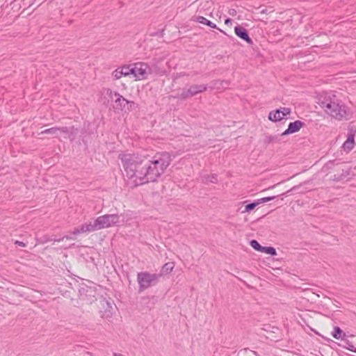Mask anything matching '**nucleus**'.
I'll list each match as a JSON object with an SVG mask.
<instances>
[{"mask_svg":"<svg viewBox=\"0 0 356 356\" xmlns=\"http://www.w3.org/2000/svg\"><path fill=\"white\" fill-rule=\"evenodd\" d=\"M126 177L133 186L156 181L166 170L172 159L167 152L153 156H141L132 154L119 155Z\"/></svg>","mask_w":356,"mask_h":356,"instance_id":"nucleus-1","label":"nucleus"},{"mask_svg":"<svg viewBox=\"0 0 356 356\" xmlns=\"http://www.w3.org/2000/svg\"><path fill=\"white\" fill-rule=\"evenodd\" d=\"M319 106L330 116L338 120H348L350 111L346 104L332 92L321 94L318 97Z\"/></svg>","mask_w":356,"mask_h":356,"instance_id":"nucleus-2","label":"nucleus"},{"mask_svg":"<svg viewBox=\"0 0 356 356\" xmlns=\"http://www.w3.org/2000/svg\"><path fill=\"white\" fill-rule=\"evenodd\" d=\"M161 276V275L160 274H151L148 272L138 273L137 275V280L139 284V291H143L155 285Z\"/></svg>","mask_w":356,"mask_h":356,"instance_id":"nucleus-3","label":"nucleus"},{"mask_svg":"<svg viewBox=\"0 0 356 356\" xmlns=\"http://www.w3.org/2000/svg\"><path fill=\"white\" fill-rule=\"evenodd\" d=\"M133 76L136 81L145 80L152 73V69L147 63L139 62L132 64Z\"/></svg>","mask_w":356,"mask_h":356,"instance_id":"nucleus-4","label":"nucleus"},{"mask_svg":"<svg viewBox=\"0 0 356 356\" xmlns=\"http://www.w3.org/2000/svg\"><path fill=\"white\" fill-rule=\"evenodd\" d=\"M207 90V86L205 84H193L191 85L188 89H183L180 93H178L175 97L186 99L193 97L196 95L202 93Z\"/></svg>","mask_w":356,"mask_h":356,"instance_id":"nucleus-5","label":"nucleus"},{"mask_svg":"<svg viewBox=\"0 0 356 356\" xmlns=\"http://www.w3.org/2000/svg\"><path fill=\"white\" fill-rule=\"evenodd\" d=\"M97 222L100 229L118 225L120 216L118 214H106L97 218Z\"/></svg>","mask_w":356,"mask_h":356,"instance_id":"nucleus-6","label":"nucleus"},{"mask_svg":"<svg viewBox=\"0 0 356 356\" xmlns=\"http://www.w3.org/2000/svg\"><path fill=\"white\" fill-rule=\"evenodd\" d=\"M104 93L107 95L109 98L111 99H113V97H115V107L120 110H123L126 105L130 104L131 106L132 105H134V102H131L127 100V99L124 98L122 95H120L118 92H113L111 89L106 88L104 89Z\"/></svg>","mask_w":356,"mask_h":356,"instance_id":"nucleus-7","label":"nucleus"},{"mask_svg":"<svg viewBox=\"0 0 356 356\" xmlns=\"http://www.w3.org/2000/svg\"><path fill=\"white\" fill-rule=\"evenodd\" d=\"M291 112V108L281 107L275 111H270L268 114V119L272 122H278L284 119L285 116L289 115Z\"/></svg>","mask_w":356,"mask_h":356,"instance_id":"nucleus-8","label":"nucleus"},{"mask_svg":"<svg viewBox=\"0 0 356 356\" xmlns=\"http://www.w3.org/2000/svg\"><path fill=\"white\" fill-rule=\"evenodd\" d=\"M99 225L97 222V218L94 220V222H89L81 225L79 228H74L72 231V234L74 235H76L81 233L85 232H91L96 230H99Z\"/></svg>","mask_w":356,"mask_h":356,"instance_id":"nucleus-9","label":"nucleus"},{"mask_svg":"<svg viewBox=\"0 0 356 356\" xmlns=\"http://www.w3.org/2000/svg\"><path fill=\"white\" fill-rule=\"evenodd\" d=\"M304 125V123L300 120L290 122L288 128L282 134V136H286L298 132Z\"/></svg>","mask_w":356,"mask_h":356,"instance_id":"nucleus-10","label":"nucleus"},{"mask_svg":"<svg viewBox=\"0 0 356 356\" xmlns=\"http://www.w3.org/2000/svg\"><path fill=\"white\" fill-rule=\"evenodd\" d=\"M234 32L238 37L245 40L248 44H252V40L249 37L247 30L243 26L239 25L235 26Z\"/></svg>","mask_w":356,"mask_h":356,"instance_id":"nucleus-11","label":"nucleus"},{"mask_svg":"<svg viewBox=\"0 0 356 356\" xmlns=\"http://www.w3.org/2000/svg\"><path fill=\"white\" fill-rule=\"evenodd\" d=\"M354 146H355V133L351 131L348 134L346 140L343 143L342 147L344 151L350 152V150H352L353 149Z\"/></svg>","mask_w":356,"mask_h":356,"instance_id":"nucleus-12","label":"nucleus"},{"mask_svg":"<svg viewBox=\"0 0 356 356\" xmlns=\"http://www.w3.org/2000/svg\"><path fill=\"white\" fill-rule=\"evenodd\" d=\"M60 133H64V134H68L69 133V129L66 127H51V128H49V129H45L42 131H41V133L40 134H51V135H58Z\"/></svg>","mask_w":356,"mask_h":356,"instance_id":"nucleus-13","label":"nucleus"},{"mask_svg":"<svg viewBox=\"0 0 356 356\" xmlns=\"http://www.w3.org/2000/svg\"><path fill=\"white\" fill-rule=\"evenodd\" d=\"M193 20L196 22L202 24H206V25L210 26L211 28L217 29V26L214 23L211 22L210 20H208L207 18H205L202 16L194 17Z\"/></svg>","mask_w":356,"mask_h":356,"instance_id":"nucleus-14","label":"nucleus"},{"mask_svg":"<svg viewBox=\"0 0 356 356\" xmlns=\"http://www.w3.org/2000/svg\"><path fill=\"white\" fill-rule=\"evenodd\" d=\"M332 336L336 339H341L345 341L346 334L343 332L339 327H334V330L332 332Z\"/></svg>","mask_w":356,"mask_h":356,"instance_id":"nucleus-15","label":"nucleus"},{"mask_svg":"<svg viewBox=\"0 0 356 356\" xmlns=\"http://www.w3.org/2000/svg\"><path fill=\"white\" fill-rule=\"evenodd\" d=\"M120 69L121 74L122 76H127L131 74L132 75V74H133L132 64L129 65L122 66V67H120Z\"/></svg>","mask_w":356,"mask_h":356,"instance_id":"nucleus-16","label":"nucleus"},{"mask_svg":"<svg viewBox=\"0 0 356 356\" xmlns=\"http://www.w3.org/2000/svg\"><path fill=\"white\" fill-rule=\"evenodd\" d=\"M259 204V202H258L257 200L252 203H250L245 207V209L242 211V213L250 212L252 210H253Z\"/></svg>","mask_w":356,"mask_h":356,"instance_id":"nucleus-17","label":"nucleus"},{"mask_svg":"<svg viewBox=\"0 0 356 356\" xmlns=\"http://www.w3.org/2000/svg\"><path fill=\"white\" fill-rule=\"evenodd\" d=\"M175 267V264L172 262H168L163 265L162 270L166 273H170L172 271Z\"/></svg>","mask_w":356,"mask_h":356,"instance_id":"nucleus-18","label":"nucleus"},{"mask_svg":"<svg viewBox=\"0 0 356 356\" xmlns=\"http://www.w3.org/2000/svg\"><path fill=\"white\" fill-rule=\"evenodd\" d=\"M343 341L345 343V345L343 346L345 348L356 353V348L353 346V344L351 342H350L346 339H345V341Z\"/></svg>","mask_w":356,"mask_h":356,"instance_id":"nucleus-19","label":"nucleus"},{"mask_svg":"<svg viewBox=\"0 0 356 356\" xmlns=\"http://www.w3.org/2000/svg\"><path fill=\"white\" fill-rule=\"evenodd\" d=\"M261 252H265L266 254H269L271 255H276L277 252L276 250L273 247H264L263 246Z\"/></svg>","mask_w":356,"mask_h":356,"instance_id":"nucleus-20","label":"nucleus"},{"mask_svg":"<svg viewBox=\"0 0 356 356\" xmlns=\"http://www.w3.org/2000/svg\"><path fill=\"white\" fill-rule=\"evenodd\" d=\"M278 136H266L264 142L267 144L278 141Z\"/></svg>","mask_w":356,"mask_h":356,"instance_id":"nucleus-21","label":"nucleus"},{"mask_svg":"<svg viewBox=\"0 0 356 356\" xmlns=\"http://www.w3.org/2000/svg\"><path fill=\"white\" fill-rule=\"evenodd\" d=\"M250 243V245L254 250L261 252L263 246H261L256 240H252Z\"/></svg>","mask_w":356,"mask_h":356,"instance_id":"nucleus-22","label":"nucleus"},{"mask_svg":"<svg viewBox=\"0 0 356 356\" xmlns=\"http://www.w3.org/2000/svg\"><path fill=\"white\" fill-rule=\"evenodd\" d=\"M112 76H113V79L115 80L120 79L122 76V75L121 74V72H120V67H118V69H116L115 70H114L113 72Z\"/></svg>","mask_w":356,"mask_h":356,"instance_id":"nucleus-23","label":"nucleus"},{"mask_svg":"<svg viewBox=\"0 0 356 356\" xmlns=\"http://www.w3.org/2000/svg\"><path fill=\"white\" fill-rule=\"evenodd\" d=\"M207 181H209L211 183H216L218 179H217V175H209L208 176V177L207 178Z\"/></svg>","mask_w":356,"mask_h":356,"instance_id":"nucleus-24","label":"nucleus"},{"mask_svg":"<svg viewBox=\"0 0 356 356\" xmlns=\"http://www.w3.org/2000/svg\"><path fill=\"white\" fill-rule=\"evenodd\" d=\"M274 198H275V197H263L261 199L257 200V201L259 202V204H261V203H264V202L270 201V200H273Z\"/></svg>","mask_w":356,"mask_h":356,"instance_id":"nucleus-25","label":"nucleus"},{"mask_svg":"<svg viewBox=\"0 0 356 356\" xmlns=\"http://www.w3.org/2000/svg\"><path fill=\"white\" fill-rule=\"evenodd\" d=\"M352 168L348 167L346 169H343V171H345L346 174L343 175L344 176H348L350 175H353L354 173L351 172Z\"/></svg>","mask_w":356,"mask_h":356,"instance_id":"nucleus-26","label":"nucleus"},{"mask_svg":"<svg viewBox=\"0 0 356 356\" xmlns=\"http://www.w3.org/2000/svg\"><path fill=\"white\" fill-rule=\"evenodd\" d=\"M15 244L19 245V246H21V247H25L26 246V244L22 242V241H16L15 242Z\"/></svg>","mask_w":356,"mask_h":356,"instance_id":"nucleus-27","label":"nucleus"},{"mask_svg":"<svg viewBox=\"0 0 356 356\" xmlns=\"http://www.w3.org/2000/svg\"><path fill=\"white\" fill-rule=\"evenodd\" d=\"M232 20L229 18L225 19V24L227 25L232 24Z\"/></svg>","mask_w":356,"mask_h":356,"instance_id":"nucleus-28","label":"nucleus"},{"mask_svg":"<svg viewBox=\"0 0 356 356\" xmlns=\"http://www.w3.org/2000/svg\"><path fill=\"white\" fill-rule=\"evenodd\" d=\"M66 238L67 239H72V238L70 237V236H65L64 237H63L61 239H55L54 241H60L61 240H63V238Z\"/></svg>","mask_w":356,"mask_h":356,"instance_id":"nucleus-29","label":"nucleus"},{"mask_svg":"<svg viewBox=\"0 0 356 356\" xmlns=\"http://www.w3.org/2000/svg\"><path fill=\"white\" fill-rule=\"evenodd\" d=\"M218 29L220 32H222V33H223L224 34H225V33L222 30H221V29Z\"/></svg>","mask_w":356,"mask_h":356,"instance_id":"nucleus-30","label":"nucleus"}]
</instances>
